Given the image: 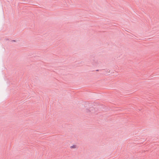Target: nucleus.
<instances>
[{
  "label": "nucleus",
  "instance_id": "1",
  "mask_svg": "<svg viewBox=\"0 0 159 159\" xmlns=\"http://www.w3.org/2000/svg\"><path fill=\"white\" fill-rule=\"evenodd\" d=\"M99 63L98 60L97 59H94L92 62L93 64L94 65H98L99 64Z\"/></svg>",
  "mask_w": 159,
  "mask_h": 159
},
{
  "label": "nucleus",
  "instance_id": "5",
  "mask_svg": "<svg viewBox=\"0 0 159 159\" xmlns=\"http://www.w3.org/2000/svg\"><path fill=\"white\" fill-rule=\"evenodd\" d=\"M13 41H14V42H15V40H13Z\"/></svg>",
  "mask_w": 159,
  "mask_h": 159
},
{
  "label": "nucleus",
  "instance_id": "3",
  "mask_svg": "<svg viewBox=\"0 0 159 159\" xmlns=\"http://www.w3.org/2000/svg\"><path fill=\"white\" fill-rule=\"evenodd\" d=\"M86 112H90V110L89 109H86Z\"/></svg>",
  "mask_w": 159,
  "mask_h": 159
},
{
  "label": "nucleus",
  "instance_id": "2",
  "mask_svg": "<svg viewBox=\"0 0 159 159\" xmlns=\"http://www.w3.org/2000/svg\"><path fill=\"white\" fill-rule=\"evenodd\" d=\"M76 145H73L70 147V148H76Z\"/></svg>",
  "mask_w": 159,
  "mask_h": 159
},
{
  "label": "nucleus",
  "instance_id": "4",
  "mask_svg": "<svg viewBox=\"0 0 159 159\" xmlns=\"http://www.w3.org/2000/svg\"><path fill=\"white\" fill-rule=\"evenodd\" d=\"M96 71H99V70H97Z\"/></svg>",
  "mask_w": 159,
  "mask_h": 159
}]
</instances>
